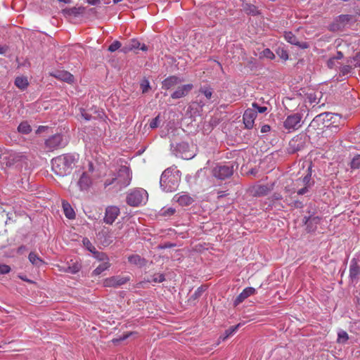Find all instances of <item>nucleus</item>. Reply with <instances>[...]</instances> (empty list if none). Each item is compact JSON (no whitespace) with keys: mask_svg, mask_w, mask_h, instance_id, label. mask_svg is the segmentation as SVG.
<instances>
[{"mask_svg":"<svg viewBox=\"0 0 360 360\" xmlns=\"http://www.w3.org/2000/svg\"><path fill=\"white\" fill-rule=\"evenodd\" d=\"M78 159L79 155L75 154H64L58 156L51 161L52 170L60 176H66L70 174Z\"/></svg>","mask_w":360,"mask_h":360,"instance_id":"1","label":"nucleus"},{"mask_svg":"<svg viewBox=\"0 0 360 360\" xmlns=\"http://www.w3.org/2000/svg\"><path fill=\"white\" fill-rule=\"evenodd\" d=\"M131 179V174L129 167L122 166L117 173L110 174L105 180L104 186L107 187L113 185L117 190H121L129 185Z\"/></svg>","mask_w":360,"mask_h":360,"instance_id":"2","label":"nucleus"},{"mask_svg":"<svg viewBox=\"0 0 360 360\" xmlns=\"http://www.w3.org/2000/svg\"><path fill=\"white\" fill-rule=\"evenodd\" d=\"M180 180V172L176 168L169 167L162 172L160 185L164 191L172 192L178 188Z\"/></svg>","mask_w":360,"mask_h":360,"instance_id":"3","label":"nucleus"},{"mask_svg":"<svg viewBox=\"0 0 360 360\" xmlns=\"http://www.w3.org/2000/svg\"><path fill=\"white\" fill-rule=\"evenodd\" d=\"M148 200V193L144 189H136L127 196V202L131 206H139Z\"/></svg>","mask_w":360,"mask_h":360,"instance_id":"4","label":"nucleus"},{"mask_svg":"<svg viewBox=\"0 0 360 360\" xmlns=\"http://www.w3.org/2000/svg\"><path fill=\"white\" fill-rule=\"evenodd\" d=\"M193 146H189L188 143L181 142L176 146V155L184 160H191L196 155L193 150Z\"/></svg>","mask_w":360,"mask_h":360,"instance_id":"5","label":"nucleus"},{"mask_svg":"<svg viewBox=\"0 0 360 360\" xmlns=\"http://www.w3.org/2000/svg\"><path fill=\"white\" fill-rule=\"evenodd\" d=\"M332 118L330 112L321 113L316 115L309 125V130L322 129L325 127H328L327 122Z\"/></svg>","mask_w":360,"mask_h":360,"instance_id":"6","label":"nucleus"},{"mask_svg":"<svg viewBox=\"0 0 360 360\" xmlns=\"http://www.w3.org/2000/svg\"><path fill=\"white\" fill-rule=\"evenodd\" d=\"M295 185L297 187L302 186L300 188H297V193L298 195H304L309 191V189L314 185V181L311 180L310 168L308 169L307 174L302 179L296 181Z\"/></svg>","mask_w":360,"mask_h":360,"instance_id":"7","label":"nucleus"},{"mask_svg":"<svg viewBox=\"0 0 360 360\" xmlns=\"http://www.w3.org/2000/svg\"><path fill=\"white\" fill-rule=\"evenodd\" d=\"M302 115L299 113H295L288 115L283 122L285 129L290 131L298 129L301 127Z\"/></svg>","mask_w":360,"mask_h":360,"instance_id":"8","label":"nucleus"},{"mask_svg":"<svg viewBox=\"0 0 360 360\" xmlns=\"http://www.w3.org/2000/svg\"><path fill=\"white\" fill-rule=\"evenodd\" d=\"M67 143V139L63 135L58 134L49 138L45 144L49 150H53L58 148L64 147Z\"/></svg>","mask_w":360,"mask_h":360,"instance_id":"9","label":"nucleus"},{"mask_svg":"<svg viewBox=\"0 0 360 360\" xmlns=\"http://www.w3.org/2000/svg\"><path fill=\"white\" fill-rule=\"evenodd\" d=\"M233 173V167L229 165H217L213 170V175L219 179H224L231 176Z\"/></svg>","mask_w":360,"mask_h":360,"instance_id":"10","label":"nucleus"},{"mask_svg":"<svg viewBox=\"0 0 360 360\" xmlns=\"http://www.w3.org/2000/svg\"><path fill=\"white\" fill-rule=\"evenodd\" d=\"M130 280L129 276H116L106 278L104 281V285L106 287H118L124 285Z\"/></svg>","mask_w":360,"mask_h":360,"instance_id":"11","label":"nucleus"},{"mask_svg":"<svg viewBox=\"0 0 360 360\" xmlns=\"http://www.w3.org/2000/svg\"><path fill=\"white\" fill-rule=\"evenodd\" d=\"M120 209L117 206L108 207L105 210L104 221L106 224H112L120 214Z\"/></svg>","mask_w":360,"mask_h":360,"instance_id":"12","label":"nucleus"},{"mask_svg":"<svg viewBox=\"0 0 360 360\" xmlns=\"http://www.w3.org/2000/svg\"><path fill=\"white\" fill-rule=\"evenodd\" d=\"M257 116L256 110L254 108H250L245 111L243 114V122L246 128L252 129L253 127Z\"/></svg>","mask_w":360,"mask_h":360,"instance_id":"13","label":"nucleus"},{"mask_svg":"<svg viewBox=\"0 0 360 360\" xmlns=\"http://www.w3.org/2000/svg\"><path fill=\"white\" fill-rule=\"evenodd\" d=\"M141 49L142 51H147V46L145 44H141L137 39H131L130 41L123 46L121 51L124 53H127L130 51Z\"/></svg>","mask_w":360,"mask_h":360,"instance_id":"14","label":"nucleus"},{"mask_svg":"<svg viewBox=\"0 0 360 360\" xmlns=\"http://www.w3.org/2000/svg\"><path fill=\"white\" fill-rule=\"evenodd\" d=\"M91 184L92 180L90 174L83 172L77 181V186L79 190L82 191H87L91 187Z\"/></svg>","mask_w":360,"mask_h":360,"instance_id":"15","label":"nucleus"},{"mask_svg":"<svg viewBox=\"0 0 360 360\" xmlns=\"http://www.w3.org/2000/svg\"><path fill=\"white\" fill-rule=\"evenodd\" d=\"M193 87V84H184L179 86L177 89L171 95V97L174 99L183 98L192 90Z\"/></svg>","mask_w":360,"mask_h":360,"instance_id":"16","label":"nucleus"},{"mask_svg":"<svg viewBox=\"0 0 360 360\" xmlns=\"http://www.w3.org/2000/svg\"><path fill=\"white\" fill-rule=\"evenodd\" d=\"M173 200L178 202L181 206H187L192 203L193 198L185 193H180L174 196Z\"/></svg>","mask_w":360,"mask_h":360,"instance_id":"17","label":"nucleus"},{"mask_svg":"<svg viewBox=\"0 0 360 360\" xmlns=\"http://www.w3.org/2000/svg\"><path fill=\"white\" fill-rule=\"evenodd\" d=\"M256 290L252 287H248L245 288L241 293L234 300V305L237 306L243 302L248 297L255 294Z\"/></svg>","mask_w":360,"mask_h":360,"instance_id":"18","label":"nucleus"},{"mask_svg":"<svg viewBox=\"0 0 360 360\" xmlns=\"http://www.w3.org/2000/svg\"><path fill=\"white\" fill-rule=\"evenodd\" d=\"M350 19L349 15H339L335 21L330 25V29L333 31H336L342 29L345 23L348 22Z\"/></svg>","mask_w":360,"mask_h":360,"instance_id":"19","label":"nucleus"},{"mask_svg":"<svg viewBox=\"0 0 360 360\" xmlns=\"http://www.w3.org/2000/svg\"><path fill=\"white\" fill-rule=\"evenodd\" d=\"M51 75L55 78L71 84L74 82V77L70 72L65 70H58L53 73H51Z\"/></svg>","mask_w":360,"mask_h":360,"instance_id":"20","label":"nucleus"},{"mask_svg":"<svg viewBox=\"0 0 360 360\" xmlns=\"http://www.w3.org/2000/svg\"><path fill=\"white\" fill-rule=\"evenodd\" d=\"M284 37L288 42L294 45H297L302 49H307L309 47L307 43L300 42L297 37L291 32H285Z\"/></svg>","mask_w":360,"mask_h":360,"instance_id":"21","label":"nucleus"},{"mask_svg":"<svg viewBox=\"0 0 360 360\" xmlns=\"http://www.w3.org/2000/svg\"><path fill=\"white\" fill-rule=\"evenodd\" d=\"M183 81L184 79H181L176 76L169 77L162 82V88L165 89H169L178 84L181 83Z\"/></svg>","mask_w":360,"mask_h":360,"instance_id":"22","label":"nucleus"},{"mask_svg":"<svg viewBox=\"0 0 360 360\" xmlns=\"http://www.w3.org/2000/svg\"><path fill=\"white\" fill-rule=\"evenodd\" d=\"M343 58V54L338 51L333 57L330 58L327 61V65L330 69H335L340 64V60Z\"/></svg>","mask_w":360,"mask_h":360,"instance_id":"23","label":"nucleus"},{"mask_svg":"<svg viewBox=\"0 0 360 360\" xmlns=\"http://www.w3.org/2000/svg\"><path fill=\"white\" fill-rule=\"evenodd\" d=\"M28 259L34 266L39 267L44 264V261L34 252H30Z\"/></svg>","mask_w":360,"mask_h":360,"instance_id":"24","label":"nucleus"},{"mask_svg":"<svg viewBox=\"0 0 360 360\" xmlns=\"http://www.w3.org/2000/svg\"><path fill=\"white\" fill-rule=\"evenodd\" d=\"M63 208L66 217H68V219L75 218V213L73 209L71 207L70 205L68 202H63Z\"/></svg>","mask_w":360,"mask_h":360,"instance_id":"25","label":"nucleus"},{"mask_svg":"<svg viewBox=\"0 0 360 360\" xmlns=\"http://www.w3.org/2000/svg\"><path fill=\"white\" fill-rule=\"evenodd\" d=\"M128 260L131 264L138 265V266H143L145 264V259H142L139 255H133L128 257Z\"/></svg>","mask_w":360,"mask_h":360,"instance_id":"26","label":"nucleus"},{"mask_svg":"<svg viewBox=\"0 0 360 360\" xmlns=\"http://www.w3.org/2000/svg\"><path fill=\"white\" fill-rule=\"evenodd\" d=\"M243 324L240 323L234 326L230 327L229 329H227L225 331L224 335L220 337V339H221L222 340H225L229 336L233 335L239 328V327L241 326Z\"/></svg>","mask_w":360,"mask_h":360,"instance_id":"27","label":"nucleus"},{"mask_svg":"<svg viewBox=\"0 0 360 360\" xmlns=\"http://www.w3.org/2000/svg\"><path fill=\"white\" fill-rule=\"evenodd\" d=\"M80 265L77 263H75L71 266H68V267H63L60 271L70 273V274H76L80 270Z\"/></svg>","mask_w":360,"mask_h":360,"instance_id":"28","label":"nucleus"},{"mask_svg":"<svg viewBox=\"0 0 360 360\" xmlns=\"http://www.w3.org/2000/svg\"><path fill=\"white\" fill-rule=\"evenodd\" d=\"M110 266L109 262H105L98 266L93 271L95 276L100 275L103 271L107 270Z\"/></svg>","mask_w":360,"mask_h":360,"instance_id":"29","label":"nucleus"},{"mask_svg":"<svg viewBox=\"0 0 360 360\" xmlns=\"http://www.w3.org/2000/svg\"><path fill=\"white\" fill-rule=\"evenodd\" d=\"M15 84L20 89H24L28 85V81L26 77H19L15 80Z\"/></svg>","mask_w":360,"mask_h":360,"instance_id":"30","label":"nucleus"},{"mask_svg":"<svg viewBox=\"0 0 360 360\" xmlns=\"http://www.w3.org/2000/svg\"><path fill=\"white\" fill-rule=\"evenodd\" d=\"M83 11H84V8L82 7H79V8L73 7V8L65 9L63 11V12L65 13L70 15H75V16H76L80 13H82Z\"/></svg>","mask_w":360,"mask_h":360,"instance_id":"31","label":"nucleus"},{"mask_svg":"<svg viewBox=\"0 0 360 360\" xmlns=\"http://www.w3.org/2000/svg\"><path fill=\"white\" fill-rule=\"evenodd\" d=\"M18 130L20 133L27 134L32 129L30 125L27 122H24L19 124Z\"/></svg>","mask_w":360,"mask_h":360,"instance_id":"32","label":"nucleus"},{"mask_svg":"<svg viewBox=\"0 0 360 360\" xmlns=\"http://www.w3.org/2000/svg\"><path fill=\"white\" fill-rule=\"evenodd\" d=\"M360 274V267L356 264H352L349 269V276L352 278H356Z\"/></svg>","mask_w":360,"mask_h":360,"instance_id":"33","label":"nucleus"},{"mask_svg":"<svg viewBox=\"0 0 360 360\" xmlns=\"http://www.w3.org/2000/svg\"><path fill=\"white\" fill-rule=\"evenodd\" d=\"M93 254L94 255V257L98 261H102L103 262H109V259L107 255L104 252H100L95 250L94 252H93Z\"/></svg>","mask_w":360,"mask_h":360,"instance_id":"34","label":"nucleus"},{"mask_svg":"<svg viewBox=\"0 0 360 360\" xmlns=\"http://www.w3.org/2000/svg\"><path fill=\"white\" fill-rule=\"evenodd\" d=\"M140 87L143 94L148 92L150 88L149 81L147 79H143L141 81Z\"/></svg>","mask_w":360,"mask_h":360,"instance_id":"35","label":"nucleus"},{"mask_svg":"<svg viewBox=\"0 0 360 360\" xmlns=\"http://www.w3.org/2000/svg\"><path fill=\"white\" fill-rule=\"evenodd\" d=\"M338 335V342L340 343L346 342L349 338L348 334L344 330L339 331Z\"/></svg>","mask_w":360,"mask_h":360,"instance_id":"36","label":"nucleus"},{"mask_svg":"<svg viewBox=\"0 0 360 360\" xmlns=\"http://www.w3.org/2000/svg\"><path fill=\"white\" fill-rule=\"evenodd\" d=\"M320 221L319 217H310L306 222L309 231H314L315 228L311 227V224H316Z\"/></svg>","mask_w":360,"mask_h":360,"instance_id":"37","label":"nucleus"},{"mask_svg":"<svg viewBox=\"0 0 360 360\" xmlns=\"http://www.w3.org/2000/svg\"><path fill=\"white\" fill-rule=\"evenodd\" d=\"M200 92L202 93L207 99H210L212 98V91L210 87L201 88Z\"/></svg>","mask_w":360,"mask_h":360,"instance_id":"38","label":"nucleus"},{"mask_svg":"<svg viewBox=\"0 0 360 360\" xmlns=\"http://www.w3.org/2000/svg\"><path fill=\"white\" fill-rule=\"evenodd\" d=\"M10 158L14 162H18L25 159V156L21 153H14L10 155Z\"/></svg>","mask_w":360,"mask_h":360,"instance_id":"39","label":"nucleus"},{"mask_svg":"<svg viewBox=\"0 0 360 360\" xmlns=\"http://www.w3.org/2000/svg\"><path fill=\"white\" fill-rule=\"evenodd\" d=\"M83 244L84 245V247L89 250L91 252H94V251L96 250V248L95 247L91 244V243L90 242V240L87 238H84L83 240Z\"/></svg>","mask_w":360,"mask_h":360,"instance_id":"40","label":"nucleus"},{"mask_svg":"<svg viewBox=\"0 0 360 360\" xmlns=\"http://www.w3.org/2000/svg\"><path fill=\"white\" fill-rule=\"evenodd\" d=\"M244 9L247 13L252 15H256L258 13L257 8L253 5L246 4L244 7Z\"/></svg>","mask_w":360,"mask_h":360,"instance_id":"41","label":"nucleus"},{"mask_svg":"<svg viewBox=\"0 0 360 360\" xmlns=\"http://www.w3.org/2000/svg\"><path fill=\"white\" fill-rule=\"evenodd\" d=\"M351 167L352 169L360 168V155H357L353 158L351 162Z\"/></svg>","mask_w":360,"mask_h":360,"instance_id":"42","label":"nucleus"},{"mask_svg":"<svg viewBox=\"0 0 360 360\" xmlns=\"http://www.w3.org/2000/svg\"><path fill=\"white\" fill-rule=\"evenodd\" d=\"M121 47V43L118 41H115L112 44H111L108 47V51L110 52H114L117 51L118 49Z\"/></svg>","mask_w":360,"mask_h":360,"instance_id":"43","label":"nucleus"},{"mask_svg":"<svg viewBox=\"0 0 360 360\" xmlns=\"http://www.w3.org/2000/svg\"><path fill=\"white\" fill-rule=\"evenodd\" d=\"M205 290V287L204 286H200L195 291V292L193 293V295H192V297H193L194 299H197L198 297H199L200 296H201V295L202 294V292Z\"/></svg>","mask_w":360,"mask_h":360,"instance_id":"44","label":"nucleus"},{"mask_svg":"<svg viewBox=\"0 0 360 360\" xmlns=\"http://www.w3.org/2000/svg\"><path fill=\"white\" fill-rule=\"evenodd\" d=\"M252 108H254L256 110V113L257 114V112H260V113H263L264 112L267 108L266 107H264V106H259L257 103H252Z\"/></svg>","mask_w":360,"mask_h":360,"instance_id":"45","label":"nucleus"},{"mask_svg":"<svg viewBox=\"0 0 360 360\" xmlns=\"http://www.w3.org/2000/svg\"><path fill=\"white\" fill-rule=\"evenodd\" d=\"M11 271L9 266L6 264H0V274H8Z\"/></svg>","mask_w":360,"mask_h":360,"instance_id":"46","label":"nucleus"},{"mask_svg":"<svg viewBox=\"0 0 360 360\" xmlns=\"http://www.w3.org/2000/svg\"><path fill=\"white\" fill-rule=\"evenodd\" d=\"M263 54L266 58L269 59H273L274 58V53L271 51L270 49H266L265 50H264Z\"/></svg>","mask_w":360,"mask_h":360,"instance_id":"47","label":"nucleus"},{"mask_svg":"<svg viewBox=\"0 0 360 360\" xmlns=\"http://www.w3.org/2000/svg\"><path fill=\"white\" fill-rule=\"evenodd\" d=\"M352 70V67L350 65H344L341 67L340 72L342 74V75H345L350 72Z\"/></svg>","mask_w":360,"mask_h":360,"instance_id":"48","label":"nucleus"},{"mask_svg":"<svg viewBox=\"0 0 360 360\" xmlns=\"http://www.w3.org/2000/svg\"><path fill=\"white\" fill-rule=\"evenodd\" d=\"M159 116H157L155 118L153 119L150 122V127L152 129L156 128L159 124Z\"/></svg>","mask_w":360,"mask_h":360,"instance_id":"49","label":"nucleus"},{"mask_svg":"<svg viewBox=\"0 0 360 360\" xmlns=\"http://www.w3.org/2000/svg\"><path fill=\"white\" fill-rule=\"evenodd\" d=\"M165 280V277L162 274H158L154 276L153 281L157 283H161Z\"/></svg>","mask_w":360,"mask_h":360,"instance_id":"50","label":"nucleus"},{"mask_svg":"<svg viewBox=\"0 0 360 360\" xmlns=\"http://www.w3.org/2000/svg\"><path fill=\"white\" fill-rule=\"evenodd\" d=\"M174 212H175L174 209L169 208L164 212L163 214L165 216H169V215L173 214L174 213Z\"/></svg>","mask_w":360,"mask_h":360,"instance_id":"51","label":"nucleus"},{"mask_svg":"<svg viewBox=\"0 0 360 360\" xmlns=\"http://www.w3.org/2000/svg\"><path fill=\"white\" fill-rule=\"evenodd\" d=\"M354 60L355 62V65L360 66V53L356 55V56L354 58Z\"/></svg>","mask_w":360,"mask_h":360,"instance_id":"52","label":"nucleus"},{"mask_svg":"<svg viewBox=\"0 0 360 360\" xmlns=\"http://www.w3.org/2000/svg\"><path fill=\"white\" fill-rule=\"evenodd\" d=\"M270 126L269 125H267V124H265L264 126L262 127L261 128V132L262 133H266V132H269L270 131Z\"/></svg>","mask_w":360,"mask_h":360,"instance_id":"53","label":"nucleus"},{"mask_svg":"<svg viewBox=\"0 0 360 360\" xmlns=\"http://www.w3.org/2000/svg\"><path fill=\"white\" fill-rule=\"evenodd\" d=\"M280 56L283 60H287L288 58V54L285 51H282Z\"/></svg>","mask_w":360,"mask_h":360,"instance_id":"54","label":"nucleus"},{"mask_svg":"<svg viewBox=\"0 0 360 360\" xmlns=\"http://www.w3.org/2000/svg\"><path fill=\"white\" fill-rule=\"evenodd\" d=\"M81 115L82 117H84V119H85L86 120H89L91 119L90 116L84 110H82L81 112Z\"/></svg>","mask_w":360,"mask_h":360,"instance_id":"55","label":"nucleus"},{"mask_svg":"<svg viewBox=\"0 0 360 360\" xmlns=\"http://www.w3.org/2000/svg\"><path fill=\"white\" fill-rule=\"evenodd\" d=\"M19 278H20V279H22V281H26V282H27V283H34V281H32V280L28 279V278H26L25 276H19Z\"/></svg>","mask_w":360,"mask_h":360,"instance_id":"56","label":"nucleus"},{"mask_svg":"<svg viewBox=\"0 0 360 360\" xmlns=\"http://www.w3.org/2000/svg\"><path fill=\"white\" fill-rule=\"evenodd\" d=\"M93 171H94L93 164L91 162H89L88 171H86V172H88V174H89V173H91Z\"/></svg>","mask_w":360,"mask_h":360,"instance_id":"57","label":"nucleus"},{"mask_svg":"<svg viewBox=\"0 0 360 360\" xmlns=\"http://www.w3.org/2000/svg\"><path fill=\"white\" fill-rule=\"evenodd\" d=\"M87 1L91 5H96L99 2V0H87Z\"/></svg>","mask_w":360,"mask_h":360,"instance_id":"58","label":"nucleus"},{"mask_svg":"<svg viewBox=\"0 0 360 360\" xmlns=\"http://www.w3.org/2000/svg\"><path fill=\"white\" fill-rule=\"evenodd\" d=\"M6 51V48L0 46V54H4Z\"/></svg>","mask_w":360,"mask_h":360,"instance_id":"59","label":"nucleus"},{"mask_svg":"<svg viewBox=\"0 0 360 360\" xmlns=\"http://www.w3.org/2000/svg\"><path fill=\"white\" fill-rule=\"evenodd\" d=\"M130 335H131V333L130 334H127V335H124L120 340H116V341L124 340L127 339Z\"/></svg>","mask_w":360,"mask_h":360,"instance_id":"60","label":"nucleus"},{"mask_svg":"<svg viewBox=\"0 0 360 360\" xmlns=\"http://www.w3.org/2000/svg\"><path fill=\"white\" fill-rule=\"evenodd\" d=\"M309 100H310V102L312 103H317L318 102L316 101V98H312L311 96H310L309 97Z\"/></svg>","mask_w":360,"mask_h":360,"instance_id":"61","label":"nucleus"},{"mask_svg":"<svg viewBox=\"0 0 360 360\" xmlns=\"http://www.w3.org/2000/svg\"><path fill=\"white\" fill-rule=\"evenodd\" d=\"M58 1L63 2L65 4H70L71 3V0H58Z\"/></svg>","mask_w":360,"mask_h":360,"instance_id":"62","label":"nucleus"},{"mask_svg":"<svg viewBox=\"0 0 360 360\" xmlns=\"http://www.w3.org/2000/svg\"><path fill=\"white\" fill-rule=\"evenodd\" d=\"M44 129H45V127H39L37 131H41Z\"/></svg>","mask_w":360,"mask_h":360,"instance_id":"63","label":"nucleus"},{"mask_svg":"<svg viewBox=\"0 0 360 360\" xmlns=\"http://www.w3.org/2000/svg\"><path fill=\"white\" fill-rule=\"evenodd\" d=\"M122 1V0H113V1H114L115 3H119V2Z\"/></svg>","mask_w":360,"mask_h":360,"instance_id":"64","label":"nucleus"}]
</instances>
